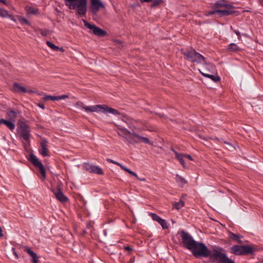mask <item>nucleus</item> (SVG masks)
<instances>
[{"instance_id":"1","label":"nucleus","mask_w":263,"mask_h":263,"mask_svg":"<svg viewBox=\"0 0 263 263\" xmlns=\"http://www.w3.org/2000/svg\"><path fill=\"white\" fill-rule=\"evenodd\" d=\"M205 250L203 254L201 253L199 257H209L212 263H235L234 260L229 258L225 253L224 250L220 247H215L210 250L205 245Z\"/></svg>"},{"instance_id":"2","label":"nucleus","mask_w":263,"mask_h":263,"mask_svg":"<svg viewBox=\"0 0 263 263\" xmlns=\"http://www.w3.org/2000/svg\"><path fill=\"white\" fill-rule=\"evenodd\" d=\"M181 233V239L184 246L192 251L194 256L199 257L201 253L203 254V251L205 250L204 243L195 241L191 235L183 230Z\"/></svg>"},{"instance_id":"3","label":"nucleus","mask_w":263,"mask_h":263,"mask_svg":"<svg viewBox=\"0 0 263 263\" xmlns=\"http://www.w3.org/2000/svg\"><path fill=\"white\" fill-rule=\"evenodd\" d=\"M65 5L70 10H76V14L85 16L87 10V0H64Z\"/></svg>"},{"instance_id":"4","label":"nucleus","mask_w":263,"mask_h":263,"mask_svg":"<svg viewBox=\"0 0 263 263\" xmlns=\"http://www.w3.org/2000/svg\"><path fill=\"white\" fill-rule=\"evenodd\" d=\"M86 112H96L102 113H110L114 115H120V113L116 109L109 107L106 105H95L93 106H85L83 103L80 102L78 103Z\"/></svg>"},{"instance_id":"5","label":"nucleus","mask_w":263,"mask_h":263,"mask_svg":"<svg viewBox=\"0 0 263 263\" xmlns=\"http://www.w3.org/2000/svg\"><path fill=\"white\" fill-rule=\"evenodd\" d=\"M181 52L186 59L192 62L203 64L205 62V58L193 48L182 49Z\"/></svg>"},{"instance_id":"6","label":"nucleus","mask_w":263,"mask_h":263,"mask_svg":"<svg viewBox=\"0 0 263 263\" xmlns=\"http://www.w3.org/2000/svg\"><path fill=\"white\" fill-rule=\"evenodd\" d=\"M230 253L237 256L253 254L256 249L249 245H234L230 249Z\"/></svg>"},{"instance_id":"7","label":"nucleus","mask_w":263,"mask_h":263,"mask_svg":"<svg viewBox=\"0 0 263 263\" xmlns=\"http://www.w3.org/2000/svg\"><path fill=\"white\" fill-rule=\"evenodd\" d=\"M18 132L21 136L27 141L29 140L30 134L28 125L23 120H19L17 122Z\"/></svg>"},{"instance_id":"8","label":"nucleus","mask_w":263,"mask_h":263,"mask_svg":"<svg viewBox=\"0 0 263 263\" xmlns=\"http://www.w3.org/2000/svg\"><path fill=\"white\" fill-rule=\"evenodd\" d=\"M126 140L132 144H136L139 142L152 144V143L148 138L142 137L134 132H132L130 136L126 137Z\"/></svg>"},{"instance_id":"9","label":"nucleus","mask_w":263,"mask_h":263,"mask_svg":"<svg viewBox=\"0 0 263 263\" xmlns=\"http://www.w3.org/2000/svg\"><path fill=\"white\" fill-rule=\"evenodd\" d=\"M84 26L87 28L92 30L93 33L99 37L104 36L107 34L106 31L102 29L94 24H91L85 20H83Z\"/></svg>"},{"instance_id":"10","label":"nucleus","mask_w":263,"mask_h":263,"mask_svg":"<svg viewBox=\"0 0 263 263\" xmlns=\"http://www.w3.org/2000/svg\"><path fill=\"white\" fill-rule=\"evenodd\" d=\"M105 6L101 0H90L89 11L93 15H96L101 9H104Z\"/></svg>"},{"instance_id":"11","label":"nucleus","mask_w":263,"mask_h":263,"mask_svg":"<svg viewBox=\"0 0 263 263\" xmlns=\"http://www.w3.org/2000/svg\"><path fill=\"white\" fill-rule=\"evenodd\" d=\"M29 157L30 161L35 167L39 168L43 179H45L46 177V171L41 161L33 154H30Z\"/></svg>"},{"instance_id":"12","label":"nucleus","mask_w":263,"mask_h":263,"mask_svg":"<svg viewBox=\"0 0 263 263\" xmlns=\"http://www.w3.org/2000/svg\"><path fill=\"white\" fill-rule=\"evenodd\" d=\"M233 8L231 4H227L224 0L216 2L213 6V9H222L223 8L230 9Z\"/></svg>"},{"instance_id":"13","label":"nucleus","mask_w":263,"mask_h":263,"mask_svg":"<svg viewBox=\"0 0 263 263\" xmlns=\"http://www.w3.org/2000/svg\"><path fill=\"white\" fill-rule=\"evenodd\" d=\"M151 215L152 218L154 220L157 221L161 226L163 229L165 230L168 228V226L165 220L162 219L158 215L154 213H151Z\"/></svg>"},{"instance_id":"14","label":"nucleus","mask_w":263,"mask_h":263,"mask_svg":"<svg viewBox=\"0 0 263 263\" xmlns=\"http://www.w3.org/2000/svg\"><path fill=\"white\" fill-rule=\"evenodd\" d=\"M48 141L46 139H42L41 142V148L39 150L40 153L44 157L48 156V150L47 148Z\"/></svg>"},{"instance_id":"15","label":"nucleus","mask_w":263,"mask_h":263,"mask_svg":"<svg viewBox=\"0 0 263 263\" xmlns=\"http://www.w3.org/2000/svg\"><path fill=\"white\" fill-rule=\"evenodd\" d=\"M54 193L57 199L61 202L64 203L68 201V198L64 195L60 189H57Z\"/></svg>"},{"instance_id":"16","label":"nucleus","mask_w":263,"mask_h":263,"mask_svg":"<svg viewBox=\"0 0 263 263\" xmlns=\"http://www.w3.org/2000/svg\"><path fill=\"white\" fill-rule=\"evenodd\" d=\"M118 134L126 139V137L130 136L132 132L127 129L118 125L117 126Z\"/></svg>"},{"instance_id":"17","label":"nucleus","mask_w":263,"mask_h":263,"mask_svg":"<svg viewBox=\"0 0 263 263\" xmlns=\"http://www.w3.org/2000/svg\"><path fill=\"white\" fill-rule=\"evenodd\" d=\"M17 112L12 109H8L6 112V117L8 120L15 121Z\"/></svg>"},{"instance_id":"18","label":"nucleus","mask_w":263,"mask_h":263,"mask_svg":"<svg viewBox=\"0 0 263 263\" xmlns=\"http://www.w3.org/2000/svg\"><path fill=\"white\" fill-rule=\"evenodd\" d=\"M14 122L8 120L0 119V125L5 124L11 130H13L15 128Z\"/></svg>"},{"instance_id":"19","label":"nucleus","mask_w":263,"mask_h":263,"mask_svg":"<svg viewBox=\"0 0 263 263\" xmlns=\"http://www.w3.org/2000/svg\"><path fill=\"white\" fill-rule=\"evenodd\" d=\"M199 71L202 76L211 79L214 82H217L220 80V77L218 76L217 74L213 75V74H210L209 72H205V71H201L200 70H199Z\"/></svg>"},{"instance_id":"20","label":"nucleus","mask_w":263,"mask_h":263,"mask_svg":"<svg viewBox=\"0 0 263 263\" xmlns=\"http://www.w3.org/2000/svg\"><path fill=\"white\" fill-rule=\"evenodd\" d=\"M24 251L27 252V253L32 257L31 260L33 263L38 262L37 256L36 253H35L33 251H32L29 247L26 246L25 247Z\"/></svg>"},{"instance_id":"21","label":"nucleus","mask_w":263,"mask_h":263,"mask_svg":"<svg viewBox=\"0 0 263 263\" xmlns=\"http://www.w3.org/2000/svg\"><path fill=\"white\" fill-rule=\"evenodd\" d=\"M13 89L14 91L16 92H22V93H25L26 92H31V90H27V89L23 86H22L20 85V84L17 83H15L13 85Z\"/></svg>"},{"instance_id":"22","label":"nucleus","mask_w":263,"mask_h":263,"mask_svg":"<svg viewBox=\"0 0 263 263\" xmlns=\"http://www.w3.org/2000/svg\"><path fill=\"white\" fill-rule=\"evenodd\" d=\"M173 152L174 153L175 155V157L176 159L179 161V162L181 163V164L182 165V166L184 168H186L185 162H184V159L185 157L184 156V154L181 153H178L174 149H173Z\"/></svg>"},{"instance_id":"23","label":"nucleus","mask_w":263,"mask_h":263,"mask_svg":"<svg viewBox=\"0 0 263 263\" xmlns=\"http://www.w3.org/2000/svg\"><path fill=\"white\" fill-rule=\"evenodd\" d=\"M218 14L219 16L221 17L223 16H228L229 15L233 14L235 13V11L230 9H218Z\"/></svg>"},{"instance_id":"24","label":"nucleus","mask_w":263,"mask_h":263,"mask_svg":"<svg viewBox=\"0 0 263 263\" xmlns=\"http://www.w3.org/2000/svg\"><path fill=\"white\" fill-rule=\"evenodd\" d=\"M175 179L180 187H183L187 182L184 178L178 174L176 175Z\"/></svg>"},{"instance_id":"25","label":"nucleus","mask_w":263,"mask_h":263,"mask_svg":"<svg viewBox=\"0 0 263 263\" xmlns=\"http://www.w3.org/2000/svg\"><path fill=\"white\" fill-rule=\"evenodd\" d=\"M90 173H95L98 175H103V172L101 167L98 166L94 165L92 164Z\"/></svg>"},{"instance_id":"26","label":"nucleus","mask_w":263,"mask_h":263,"mask_svg":"<svg viewBox=\"0 0 263 263\" xmlns=\"http://www.w3.org/2000/svg\"><path fill=\"white\" fill-rule=\"evenodd\" d=\"M227 50L228 52H235L240 51V48L236 44L232 43L229 45Z\"/></svg>"},{"instance_id":"27","label":"nucleus","mask_w":263,"mask_h":263,"mask_svg":"<svg viewBox=\"0 0 263 263\" xmlns=\"http://www.w3.org/2000/svg\"><path fill=\"white\" fill-rule=\"evenodd\" d=\"M229 235L231 238L235 240L238 242H239V243L242 242V241L241 240L242 236H240L239 234H236L232 232H230Z\"/></svg>"},{"instance_id":"28","label":"nucleus","mask_w":263,"mask_h":263,"mask_svg":"<svg viewBox=\"0 0 263 263\" xmlns=\"http://www.w3.org/2000/svg\"><path fill=\"white\" fill-rule=\"evenodd\" d=\"M203 64H205L204 71H205V68L207 70L209 73L212 72L215 70V66L213 64L211 63H206L205 61Z\"/></svg>"},{"instance_id":"29","label":"nucleus","mask_w":263,"mask_h":263,"mask_svg":"<svg viewBox=\"0 0 263 263\" xmlns=\"http://www.w3.org/2000/svg\"><path fill=\"white\" fill-rule=\"evenodd\" d=\"M27 12L28 14L36 15L39 13V9L35 7H30L27 8Z\"/></svg>"},{"instance_id":"30","label":"nucleus","mask_w":263,"mask_h":263,"mask_svg":"<svg viewBox=\"0 0 263 263\" xmlns=\"http://www.w3.org/2000/svg\"><path fill=\"white\" fill-rule=\"evenodd\" d=\"M184 205V201L181 199L178 202H176L174 204V206L175 209L177 210L180 209Z\"/></svg>"},{"instance_id":"31","label":"nucleus","mask_w":263,"mask_h":263,"mask_svg":"<svg viewBox=\"0 0 263 263\" xmlns=\"http://www.w3.org/2000/svg\"><path fill=\"white\" fill-rule=\"evenodd\" d=\"M46 44L47 46L53 49L54 51H58L59 50V47L58 46H57L54 44H53L52 42L50 41H47Z\"/></svg>"},{"instance_id":"32","label":"nucleus","mask_w":263,"mask_h":263,"mask_svg":"<svg viewBox=\"0 0 263 263\" xmlns=\"http://www.w3.org/2000/svg\"><path fill=\"white\" fill-rule=\"evenodd\" d=\"M44 99L45 101H48L49 100L52 101H58V96L47 95L44 97Z\"/></svg>"},{"instance_id":"33","label":"nucleus","mask_w":263,"mask_h":263,"mask_svg":"<svg viewBox=\"0 0 263 263\" xmlns=\"http://www.w3.org/2000/svg\"><path fill=\"white\" fill-rule=\"evenodd\" d=\"M122 169L123 170L126 171V172L128 173L129 174L134 176L136 178H138V175H137L136 173H135L134 172L131 171V170H130L129 168H127L125 166H123V168Z\"/></svg>"},{"instance_id":"34","label":"nucleus","mask_w":263,"mask_h":263,"mask_svg":"<svg viewBox=\"0 0 263 263\" xmlns=\"http://www.w3.org/2000/svg\"><path fill=\"white\" fill-rule=\"evenodd\" d=\"M18 20L19 22L22 25H23V24H27L29 25H30V22L29 21H28L25 18H24L22 17H19L18 18Z\"/></svg>"},{"instance_id":"35","label":"nucleus","mask_w":263,"mask_h":263,"mask_svg":"<svg viewBox=\"0 0 263 263\" xmlns=\"http://www.w3.org/2000/svg\"><path fill=\"white\" fill-rule=\"evenodd\" d=\"M107 161H108V162H110V163H113V164H115L119 166L120 167V168L122 169L124 165H123L122 164L117 162V161H115L111 159H109V158H107L106 159Z\"/></svg>"},{"instance_id":"36","label":"nucleus","mask_w":263,"mask_h":263,"mask_svg":"<svg viewBox=\"0 0 263 263\" xmlns=\"http://www.w3.org/2000/svg\"><path fill=\"white\" fill-rule=\"evenodd\" d=\"M91 165H92V164H90L89 163H84L83 164V167L85 170L89 172L91 167Z\"/></svg>"},{"instance_id":"37","label":"nucleus","mask_w":263,"mask_h":263,"mask_svg":"<svg viewBox=\"0 0 263 263\" xmlns=\"http://www.w3.org/2000/svg\"><path fill=\"white\" fill-rule=\"evenodd\" d=\"M162 3V0H154L152 4V7H156L160 5Z\"/></svg>"},{"instance_id":"38","label":"nucleus","mask_w":263,"mask_h":263,"mask_svg":"<svg viewBox=\"0 0 263 263\" xmlns=\"http://www.w3.org/2000/svg\"><path fill=\"white\" fill-rule=\"evenodd\" d=\"M0 15L3 17H6L8 15V12L7 10L0 8Z\"/></svg>"},{"instance_id":"39","label":"nucleus","mask_w":263,"mask_h":263,"mask_svg":"<svg viewBox=\"0 0 263 263\" xmlns=\"http://www.w3.org/2000/svg\"><path fill=\"white\" fill-rule=\"evenodd\" d=\"M217 11H218V9H213V10L208 12V13L206 14V15L209 16V15H213L216 13H218Z\"/></svg>"},{"instance_id":"40","label":"nucleus","mask_w":263,"mask_h":263,"mask_svg":"<svg viewBox=\"0 0 263 263\" xmlns=\"http://www.w3.org/2000/svg\"><path fill=\"white\" fill-rule=\"evenodd\" d=\"M231 29H232L233 31L237 35L238 39L239 40H240L241 39V35H240V32L237 31V30H236L233 29L232 26L231 27Z\"/></svg>"},{"instance_id":"41","label":"nucleus","mask_w":263,"mask_h":263,"mask_svg":"<svg viewBox=\"0 0 263 263\" xmlns=\"http://www.w3.org/2000/svg\"><path fill=\"white\" fill-rule=\"evenodd\" d=\"M41 33L43 36H45L48 34L49 30H41Z\"/></svg>"},{"instance_id":"42","label":"nucleus","mask_w":263,"mask_h":263,"mask_svg":"<svg viewBox=\"0 0 263 263\" xmlns=\"http://www.w3.org/2000/svg\"><path fill=\"white\" fill-rule=\"evenodd\" d=\"M58 100H63L68 98V96L66 95L58 96Z\"/></svg>"},{"instance_id":"43","label":"nucleus","mask_w":263,"mask_h":263,"mask_svg":"<svg viewBox=\"0 0 263 263\" xmlns=\"http://www.w3.org/2000/svg\"><path fill=\"white\" fill-rule=\"evenodd\" d=\"M12 253H13V255L15 256V258L16 259H18V255L17 254V253L16 252L15 249L14 248H12Z\"/></svg>"},{"instance_id":"44","label":"nucleus","mask_w":263,"mask_h":263,"mask_svg":"<svg viewBox=\"0 0 263 263\" xmlns=\"http://www.w3.org/2000/svg\"><path fill=\"white\" fill-rule=\"evenodd\" d=\"M184 156L185 159H188L189 160H190L191 161H192L193 160V158L190 155L184 154Z\"/></svg>"},{"instance_id":"45","label":"nucleus","mask_w":263,"mask_h":263,"mask_svg":"<svg viewBox=\"0 0 263 263\" xmlns=\"http://www.w3.org/2000/svg\"><path fill=\"white\" fill-rule=\"evenodd\" d=\"M124 250L127 252H130L133 250V248L129 246L124 247Z\"/></svg>"},{"instance_id":"46","label":"nucleus","mask_w":263,"mask_h":263,"mask_svg":"<svg viewBox=\"0 0 263 263\" xmlns=\"http://www.w3.org/2000/svg\"><path fill=\"white\" fill-rule=\"evenodd\" d=\"M142 3H149L152 2L153 0H140Z\"/></svg>"},{"instance_id":"47","label":"nucleus","mask_w":263,"mask_h":263,"mask_svg":"<svg viewBox=\"0 0 263 263\" xmlns=\"http://www.w3.org/2000/svg\"><path fill=\"white\" fill-rule=\"evenodd\" d=\"M38 106H39L40 108H42V109H44V108H45L44 104H43V103H39V104H38Z\"/></svg>"},{"instance_id":"48","label":"nucleus","mask_w":263,"mask_h":263,"mask_svg":"<svg viewBox=\"0 0 263 263\" xmlns=\"http://www.w3.org/2000/svg\"><path fill=\"white\" fill-rule=\"evenodd\" d=\"M137 179H138L140 181H145L146 180V179L145 178H137Z\"/></svg>"},{"instance_id":"49","label":"nucleus","mask_w":263,"mask_h":263,"mask_svg":"<svg viewBox=\"0 0 263 263\" xmlns=\"http://www.w3.org/2000/svg\"><path fill=\"white\" fill-rule=\"evenodd\" d=\"M0 2L2 3L5 5H7V2L6 0H0Z\"/></svg>"},{"instance_id":"50","label":"nucleus","mask_w":263,"mask_h":263,"mask_svg":"<svg viewBox=\"0 0 263 263\" xmlns=\"http://www.w3.org/2000/svg\"><path fill=\"white\" fill-rule=\"evenodd\" d=\"M59 50H60L61 52H64V49L62 48V47H59Z\"/></svg>"},{"instance_id":"51","label":"nucleus","mask_w":263,"mask_h":263,"mask_svg":"<svg viewBox=\"0 0 263 263\" xmlns=\"http://www.w3.org/2000/svg\"><path fill=\"white\" fill-rule=\"evenodd\" d=\"M3 236V234H2V229L0 228V236Z\"/></svg>"},{"instance_id":"52","label":"nucleus","mask_w":263,"mask_h":263,"mask_svg":"<svg viewBox=\"0 0 263 263\" xmlns=\"http://www.w3.org/2000/svg\"><path fill=\"white\" fill-rule=\"evenodd\" d=\"M129 128L132 129H133V127H132L131 126H130Z\"/></svg>"},{"instance_id":"53","label":"nucleus","mask_w":263,"mask_h":263,"mask_svg":"<svg viewBox=\"0 0 263 263\" xmlns=\"http://www.w3.org/2000/svg\"><path fill=\"white\" fill-rule=\"evenodd\" d=\"M160 117H163V115H160Z\"/></svg>"}]
</instances>
